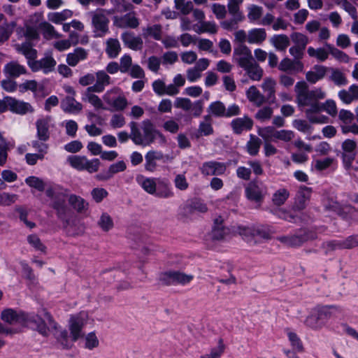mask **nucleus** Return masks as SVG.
<instances>
[{
  "label": "nucleus",
  "instance_id": "f257e3e1",
  "mask_svg": "<svg viewBox=\"0 0 358 358\" xmlns=\"http://www.w3.org/2000/svg\"><path fill=\"white\" fill-rule=\"evenodd\" d=\"M27 322L34 325L35 330L41 336L48 337L52 334L57 343L66 345V329H63L46 310L36 315H29Z\"/></svg>",
  "mask_w": 358,
  "mask_h": 358
},
{
  "label": "nucleus",
  "instance_id": "f03ea898",
  "mask_svg": "<svg viewBox=\"0 0 358 358\" xmlns=\"http://www.w3.org/2000/svg\"><path fill=\"white\" fill-rule=\"evenodd\" d=\"M129 127L131 129L130 138L136 145H150L157 138H159L163 143L166 142L164 136L155 128L154 124L149 120L142 122L143 133L136 122H131Z\"/></svg>",
  "mask_w": 358,
  "mask_h": 358
},
{
  "label": "nucleus",
  "instance_id": "7ed1b4c3",
  "mask_svg": "<svg viewBox=\"0 0 358 358\" xmlns=\"http://www.w3.org/2000/svg\"><path fill=\"white\" fill-rule=\"evenodd\" d=\"M296 101L299 107L310 106L307 110H314L313 107L319 104V101L327 96V93L321 87L309 90L305 81L296 83L295 85Z\"/></svg>",
  "mask_w": 358,
  "mask_h": 358
},
{
  "label": "nucleus",
  "instance_id": "20e7f679",
  "mask_svg": "<svg viewBox=\"0 0 358 358\" xmlns=\"http://www.w3.org/2000/svg\"><path fill=\"white\" fill-rule=\"evenodd\" d=\"M86 322V315L85 313H80L76 315H73L70 317L69 320V330L70 335H69L66 330V345L59 344L64 349H70L73 346V343L79 338L83 337V328Z\"/></svg>",
  "mask_w": 358,
  "mask_h": 358
},
{
  "label": "nucleus",
  "instance_id": "39448f33",
  "mask_svg": "<svg viewBox=\"0 0 358 358\" xmlns=\"http://www.w3.org/2000/svg\"><path fill=\"white\" fill-rule=\"evenodd\" d=\"M103 101L107 106V109L112 111H123L129 106V101L118 87L108 90L103 96Z\"/></svg>",
  "mask_w": 358,
  "mask_h": 358
},
{
  "label": "nucleus",
  "instance_id": "423d86ee",
  "mask_svg": "<svg viewBox=\"0 0 358 358\" xmlns=\"http://www.w3.org/2000/svg\"><path fill=\"white\" fill-rule=\"evenodd\" d=\"M292 42L294 46L292 47V71L301 72L303 69V64L301 62L308 42V38L301 33L292 34Z\"/></svg>",
  "mask_w": 358,
  "mask_h": 358
},
{
  "label": "nucleus",
  "instance_id": "0eeeda50",
  "mask_svg": "<svg viewBox=\"0 0 358 358\" xmlns=\"http://www.w3.org/2000/svg\"><path fill=\"white\" fill-rule=\"evenodd\" d=\"M107 13V10L103 8H98L90 13L95 37H103L108 33L110 20Z\"/></svg>",
  "mask_w": 358,
  "mask_h": 358
},
{
  "label": "nucleus",
  "instance_id": "6e6552de",
  "mask_svg": "<svg viewBox=\"0 0 358 358\" xmlns=\"http://www.w3.org/2000/svg\"><path fill=\"white\" fill-rule=\"evenodd\" d=\"M194 279V275L180 271L171 270L160 274L159 280L165 285H186Z\"/></svg>",
  "mask_w": 358,
  "mask_h": 358
},
{
  "label": "nucleus",
  "instance_id": "1a4fd4ad",
  "mask_svg": "<svg viewBox=\"0 0 358 358\" xmlns=\"http://www.w3.org/2000/svg\"><path fill=\"white\" fill-rule=\"evenodd\" d=\"M224 219L219 215L214 220V225L210 234V237L213 241H225L234 235V226L226 227L224 225Z\"/></svg>",
  "mask_w": 358,
  "mask_h": 358
},
{
  "label": "nucleus",
  "instance_id": "9d476101",
  "mask_svg": "<svg viewBox=\"0 0 358 358\" xmlns=\"http://www.w3.org/2000/svg\"><path fill=\"white\" fill-rule=\"evenodd\" d=\"M338 120L341 122L340 126L343 134H358V124L353 122L355 115L350 110L341 109L338 113Z\"/></svg>",
  "mask_w": 358,
  "mask_h": 358
},
{
  "label": "nucleus",
  "instance_id": "9b49d317",
  "mask_svg": "<svg viewBox=\"0 0 358 358\" xmlns=\"http://www.w3.org/2000/svg\"><path fill=\"white\" fill-rule=\"evenodd\" d=\"M113 24L119 29H136L140 24V20L136 13L131 11L121 16L113 17Z\"/></svg>",
  "mask_w": 358,
  "mask_h": 358
},
{
  "label": "nucleus",
  "instance_id": "f8f14e48",
  "mask_svg": "<svg viewBox=\"0 0 358 358\" xmlns=\"http://www.w3.org/2000/svg\"><path fill=\"white\" fill-rule=\"evenodd\" d=\"M57 62L51 56H46L39 60L30 61L29 66L32 71L36 72L42 70L44 73H48L54 71Z\"/></svg>",
  "mask_w": 358,
  "mask_h": 358
},
{
  "label": "nucleus",
  "instance_id": "ddd939ff",
  "mask_svg": "<svg viewBox=\"0 0 358 358\" xmlns=\"http://www.w3.org/2000/svg\"><path fill=\"white\" fill-rule=\"evenodd\" d=\"M234 58L243 69L255 61L250 50L244 45H241L234 49Z\"/></svg>",
  "mask_w": 358,
  "mask_h": 358
},
{
  "label": "nucleus",
  "instance_id": "4468645a",
  "mask_svg": "<svg viewBox=\"0 0 358 358\" xmlns=\"http://www.w3.org/2000/svg\"><path fill=\"white\" fill-rule=\"evenodd\" d=\"M46 194L52 199V207L57 211V214H64L66 209V194L50 188L46 190Z\"/></svg>",
  "mask_w": 358,
  "mask_h": 358
},
{
  "label": "nucleus",
  "instance_id": "2eb2a0df",
  "mask_svg": "<svg viewBox=\"0 0 358 358\" xmlns=\"http://www.w3.org/2000/svg\"><path fill=\"white\" fill-rule=\"evenodd\" d=\"M8 101V110L14 113L24 115L34 112V107L29 103L17 100L12 97H10Z\"/></svg>",
  "mask_w": 358,
  "mask_h": 358
},
{
  "label": "nucleus",
  "instance_id": "dca6fc26",
  "mask_svg": "<svg viewBox=\"0 0 358 358\" xmlns=\"http://www.w3.org/2000/svg\"><path fill=\"white\" fill-rule=\"evenodd\" d=\"M227 166L224 163L218 162H208L202 164L201 172L204 176L222 175L225 173Z\"/></svg>",
  "mask_w": 358,
  "mask_h": 358
},
{
  "label": "nucleus",
  "instance_id": "f3484780",
  "mask_svg": "<svg viewBox=\"0 0 358 358\" xmlns=\"http://www.w3.org/2000/svg\"><path fill=\"white\" fill-rule=\"evenodd\" d=\"M231 127L236 134H241L245 131L252 128L253 121L248 116L234 119L230 123Z\"/></svg>",
  "mask_w": 358,
  "mask_h": 358
},
{
  "label": "nucleus",
  "instance_id": "a211bd4d",
  "mask_svg": "<svg viewBox=\"0 0 358 358\" xmlns=\"http://www.w3.org/2000/svg\"><path fill=\"white\" fill-rule=\"evenodd\" d=\"M121 39L124 45L133 50H140L143 48V42L140 36H136L134 33L124 31L121 35Z\"/></svg>",
  "mask_w": 358,
  "mask_h": 358
},
{
  "label": "nucleus",
  "instance_id": "6ab92c4d",
  "mask_svg": "<svg viewBox=\"0 0 358 358\" xmlns=\"http://www.w3.org/2000/svg\"><path fill=\"white\" fill-rule=\"evenodd\" d=\"M255 227H248L243 225L234 226V235H240L243 240L250 244H257L258 241L255 239Z\"/></svg>",
  "mask_w": 358,
  "mask_h": 358
},
{
  "label": "nucleus",
  "instance_id": "aec40b11",
  "mask_svg": "<svg viewBox=\"0 0 358 358\" xmlns=\"http://www.w3.org/2000/svg\"><path fill=\"white\" fill-rule=\"evenodd\" d=\"M4 73L9 78H17L27 73L26 67L21 65L17 61H11L7 63L3 69Z\"/></svg>",
  "mask_w": 358,
  "mask_h": 358
},
{
  "label": "nucleus",
  "instance_id": "412c9836",
  "mask_svg": "<svg viewBox=\"0 0 358 358\" xmlns=\"http://www.w3.org/2000/svg\"><path fill=\"white\" fill-rule=\"evenodd\" d=\"M61 108L65 113L78 114L83 110V105L74 96H66L61 102Z\"/></svg>",
  "mask_w": 358,
  "mask_h": 358
},
{
  "label": "nucleus",
  "instance_id": "4be33fe9",
  "mask_svg": "<svg viewBox=\"0 0 358 358\" xmlns=\"http://www.w3.org/2000/svg\"><path fill=\"white\" fill-rule=\"evenodd\" d=\"M93 88L89 87L86 89L83 94V101L90 103L95 110H106L107 108L104 105L101 99H100L97 95L94 94V90Z\"/></svg>",
  "mask_w": 358,
  "mask_h": 358
},
{
  "label": "nucleus",
  "instance_id": "5701e85b",
  "mask_svg": "<svg viewBox=\"0 0 358 358\" xmlns=\"http://www.w3.org/2000/svg\"><path fill=\"white\" fill-rule=\"evenodd\" d=\"M50 117L41 118L36 122V136L39 141H46L50 138L49 123Z\"/></svg>",
  "mask_w": 358,
  "mask_h": 358
},
{
  "label": "nucleus",
  "instance_id": "b1692460",
  "mask_svg": "<svg viewBox=\"0 0 358 358\" xmlns=\"http://www.w3.org/2000/svg\"><path fill=\"white\" fill-rule=\"evenodd\" d=\"M311 195V188L306 186H300L298 190L294 206L298 210L303 209L306 206V202L309 200Z\"/></svg>",
  "mask_w": 358,
  "mask_h": 358
},
{
  "label": "nucleus",
  "instance_id": "393cba45",
  "mask_svg": "<svg viewBox=\"0 0 358 358\" xmlns=\"http://www.w3.org/2000/svg\"><path fill=\"white\" fill-rule=\"evenodd\" d=\"M338 96L345 104H350L354 101L358 100V85L354 84L348 90H340Z\"/></svg>",
  "mask_w": 358,
  "mask_h": 358
},
{
  "label": "nucleus",
  "instance_id": "a878e982",
  "mask_svg": "<svg viewBox=\"0 0 358 358\" xmlns=\"http://www.w3.org/2000/svg\"><path fill=\"white\" fill-rule=\"evenodd\" d=\"M87 51L82 48H76L73 52L66 55V63L71 66H76L80 61L87 57Z\"/></svg>",
  "mask_w": 358,
  "mask_h": 358
},
{
  "label": "nucleus",
  "instance_id": "bb28decb",
  "mask_svg": "<svg viewBox=\"0 0 358 358\" xmlns=\"http://www.w3.org/2000/svg\"><path fill=\"white\" fill-rule=\"evenodd\" d=\"M15 50L22 54L27 59V64L30 61H34L37 57V52L32 48L29 42H24L21 44L15 45Z\"/></svg>",
  "mask_w": 358,
  "mask_h": 358
},
{
  "label": "nucleus",
  "instance_id": "cd10ccee",
  "mask_svg": "<svg viewBox=\"0 0 358 358\" xmlns=\"http://www.w3.org/2000/svg\"><path fill=\"white\" fill-rule=\"evenodd\" d=\"M246 96L248 100L257 106H261L268 101L255 86L249 87L246 92Z\"/></svg>",
  "mask_w": 358,
  "mask_h": 358
},
{
  "label": "nucleus",
  "instance_id": "c85d7f7f",
  "mask_svg": "<svg viewBox=\"0 0 358 358\" xmlns=\"http://www.w3.org/2000/svg\"><path fill=\"white\" fill-rule=\"evenodd\" d=\"M327 71V68L326 66L315 65L313 71H310L306 73V78L310 83L315 84L325 76Z\"/></svg>",
  "mask_w": 358,
  "mask_h": 358
},
{
  "label": "nucleus",
  "instance_id": "c756f323",
  "mask_svg": "<svg viewBox=\"0 0 358 358\" xmlns=\"http://www.w3.org/2000/svg\"><path fill=\"white\" fill-rule=\"evenodd\" d=\"M28 316H25L24 314H18L11 309L6 310L1 313V319L10 324L21 323L24 320L27 321Z\"/></svg>",
  "mask_w": 358,
  "mask_h": 358
},
{
  "label": "nucleus",
  "instance_id": "7c9ffc66",
  "mask_svg": "<svg viewBox=\"0 0 358 358\" xmlns=\"http://www.w3.org/2000/svg\"><path fill=\"white\" fill-rule=\"evenodd\" d=\"M96 82L90 87L94 90L95 92H102L105 87L110 84V76L103 71H99L96 73Z\"/></svg>",
  "mask_w": 358,
  "mask_h": 358
},
{
  "label": "nucleus",
  "instance_id": "2f4dec72",
  "mask_svg": "<svg viewBox=\"0 0 358 358\" xmlns=\"http://www.w3.org/2000/svg\"><path fill=\"white\" fill-rule=\"evenodd\" d=\"M145 168L148 171H154L157 167V160H160L163 159V154L161 152H157L155 150L149 151L145 155Z\"/></svg>",
  "mask_w": 358,
  "mask_h": 358
},
{
  "label": "nucleus",
  "instance_id": "473e14b6",
  "mask_svg": "<svg viewBox=\"0 0 358 358\" xmlns=\"http://www.w3.org/2000/svg\"><path fill=\"white\" fill-rule=\"evenodd\" d=\"M68 200L73 208L79 213H84L88 209L89 203L79 196L71 194Z\"/></svg>",
  "mask_w": 358,
  "mask_h": 358
},
{
  "label": "nucleus",
  "instance_id": "72a5a7b5",
  "mask_svg": "<svg viewBox=\"0 0 358 358\" xmlns=\"http://www.w3.org/2000/svg\"><path fill=\"white\" fill-rule=\"evenodd\" d=\"M96 224L103 232H108L112 230L115 225L113 217L106 212L101 213L96 222Z\"/></svg>",
  "mask_w": 358,
  "mask_h": 358
},
{
  "label": "nucleus",
  "instance_id": "f704fd0d",
  "mask_svg": "<svg viewBox=\"0 0 358 358\" xmlns=\"http://www.w3.org/2000/svg\"><path fill=\"white\" fill-rule=\"evenodd\" d=\"M315 111H325L329 115L334 117L337 115L338 110L336 102L332 99H327L324 103H319L314 106Z\"/></svg>",
  "mask_w": 358,
  "mask_h": 358
},
{
  "label": "nucleus",
  "instance_id": "c9c22d12",
  "mask_svg": "<svg viewBox=\"0 0 358 358\" xmlns=\"http://www.w3.org/2000/svg\"><path fill=\"white\" fill-rule=\"evenodd\" d=\"M106 52L110 58H115L121 51V45L117 38H110L106 41Z\"/></svg>",
  "mask_w": 358,
  "mask_h": 358
},
{
  "label": "nucleus",
  "instance_id": "e433bc0d",
  "mask_svg": "<svg viewBox=\"0 0 358 358\" xmlns=\"http://www.w3.org/2000/svg\"><path fill=\"white\" fill-rule=\"evenodd\" d=\"M143 36L144 38L152 37L157 41L162 40V27L159 24L148 25L142 29Z\"/></svg>",
  "mask_w": 358,
  "mask_h": 358
},
{
  "label": "nucleus",
  "instance_id": "4c0bfd02",
  "mask_svg": "<svg viewBox=\"0 0 358 358\" xmlns=\"http://www.w3.org/2000/svg\"><path fill=\"white\" fill-rule=\"evenodd\" d=\"M316 238L317 234L315 231H308L306 229L300 230L294 236H292V246L300 245L308 240H312Z\"/></svg>",
  "mask_w": 358,
  "mask_h": 358
},
{
  "label": "nucleus",
  "instance_id": "58836bf2",
  "mask_svg": "<svg viewBox=\"0 0 358 358\" xmlns=\"http://www.w3.org/2000/svg\"><path fill=\"white\" fill-rule=\"evenodd\" d=\"M138 183L148 194H153L157 191V182L155 178H145L143 176H138L136 178Z\"/></svg>",
  "mask_w": 358,
  "mask_h": 358
},
{
  "label": "nucleus",
  "instance_id": "ea45409f",
  "mask_svg": "<svg viewBox=\"0 0 358 358\" xmlns=\"http://www.w3.org/2000/svg\"><path fill=\"white\" fill-rule=\"evenodd\" d=\"M266 38V33L264 29H252L248 34V42L251 44H260L265 41Z\"/></svg>",
  "mask_w": 358,
  "mask_h": 358
},
{
  "label": "nucleus",
  "instance_id": "a19ab883",
  "mask_svg": "<svg viewBox=\"0 0 358 358\" xmlns=\"http://www.w3.org/2000/svg\"><path fill=\"white\" fill-rule=\"evenodd\" d=\"M243 69L246 71L249 78L252 80L259 81L263 76V70L255 61L250 63L246 67H244Z\"/></svg>",
  "mask_w": 358,
  "mask_h": 358
},
{
  "label": "nucleus",
  "instance_id": "79ce46f5",
  "mask_svg": "<svg viewBox=\"0 0 358 358\" xmlns=\"http://www.w3.org/2000/svg\"><path fill=\"white\" fill-rule=\"evenodd\" d=\"M305 324L307 327L315 330L320 329L324 326V322L321 320L315 308H313L310 314L306 317Z\"/></svg>",
  "mask_w": 358,
  "mask_h": 358
},
{
  "label": "nucleus",
  "instance_id": "37998d69",
  "mask_svg": "<svg viewBox=\"0 0 358 358\" xmlns=\"http://www.w3.org/2000/svg\"><path fill=\"white\" fill-rule=\"evenodd\" d=\"M195 32L198 34L201 33H208L210 34H215L217 32L218 27L215 22L213 21H202L200 24H196L194 26Z\"/></svg>",
  "mask_w": 358,
  "mask_h": 358
},
{
  "label": "nucleus",
  "instance_id": "c03bdc74",
  "mask_svg": "<svg viewBox=\"0 0 358 358\" xmlns=\"http://www.w3.org/2000/svg\"><path fill=\"white\" fill-rule=\"evenodd\" d=\"M275 81L271 78H266L262 84V88L264 92L266 93V97L268 100L274 99H275Z\"/></svg>",
  "mask_w": 358,
  "mask_h": 358
},
{
  "label": "nucleus",
  "instance_id": "a18cd8bd",
  "mask_svg": "<svg viewBox=\"0 0 358 358\" xmlns=\"http://www.w3.org/2000/svg\"><path fill=\"white\" fill-rule=\"evenodd\" d=\"M233 16V18L229 20H224L220 23L221 27L226 30H233L236 28V24L243 21L244 16L242 12L237 13H229Z\"/></svg>",
  "mask_w": 358,
  "mask_h": 358
},
{
  "label": "nucleus",
  "instance_id": "49530a36",
  "mask_svg": "<svg viewBox=\"0 0 358 358\" xmlns=\"http://www.w3.org/2000/svg\"><path fill=\"white\" fill-rule=\"evenodd\" d=\"M262 145V140L255 135L250 136V140L246 144L247 152L252 156H255L258 154L260 146Z\"/></svg>",
  "mask_w": 358,
  "mask_h": 358
},
{
  "label": "nucleus",
  "instance_id": "de8ad7c7",
  "mask_svg": "<svg viewBox=\"0 0 358 358\" xmlns=\"http://www.w3.org/2000/svg\"><path fill=\"white\" fill-rule=\"evenodd\" d=\"M246 196L250 200L259 201L263 197L260 188L255 183H250L247 187Z\"/></svg>",
  "mask_w": 358,
  "mask_h": 358
},
{
  "label": "nucleus",
  "instance_id": "09e8293b",
  "mask_svg": "<svg viewBox=\"0 0 358 358\" xmlns=\"http://www.w3.org/2000/svg\"><path fill=\"white\" fill-rule=\"evenodd\" d=\"M254 234L255 239H256V237H259L263 240L268 241L272 238L274 231L268 226H256L255 227Z\"/></svg>",
  "mask_w": 358,
  "mask_h": 358
},
{
  "label": "nucleus",
  "instance_id": "8fccbe9b",
  "mask_svg": "<svg viewBox=\"0 0 358 358\" xmlns=\"http://www.w3.org/2000/svg\"><path fill=\"white\" fill-rule=\"evenodd\" d=\"M73 15V13L70 10H64L61 12L52 13L48 15V19L50 21L55 24L61 23L62 22L70 18Z\"/></svg>",
  "mask_w": 358,
  "mask_h": 358
},
{
  "label": "nucleus",
  "instance_id": "3c124183",
  "mask_svg": "<svg viewBox=\"0 0 358 358\" xmlns=\"http://www.w3.org/2000/svg\"><path fill=\"white\" fill-rule=\"evenodd\" d=\"M331 74L329 76V79L334 82L336 85L343 86L348 84V79L345 74L341 72L339 69H331Z\"/></svg>",
  "mask_w": 358,
  "mask_h": 358
},
{
  "label": "nucleus",
  "instance_id": "603ef678",
  "mask_svg": "<svg viewBox=\"0 0 358 358\" xmlns=\"http://www.w3.org/2000/svg\"><path fill=\"white\" fill-rule=\"evenodd\" d=\"M321 111H313L310 110H306V115L308 120L312 123L324 124L327 123L329 118L327 116L319 114Z\"/></svg>",
  "mask_w": 358,
  "mask_h": 358
},
{
  "label": "nucleus",
  "instance_id": "864d4df0",
  "mask_svg": "<svg viewBox=\"0 0 358 358\" xmlns=\"http://www.w3.org/2000/svg\"><path fill=\"white\" fill-rule=\"evenodd\" d=\"M271 43L277 50L283 51L289 46V39L285 35H277L271 38Z\"/></svg>",
  "mask_w": 358,
  "mask_h": 358
},
{
  "label": "nucleus",
  "instance_id": "5fc2aeb1",
  "mask_svg": "<svg viewBox=\"0 0 358 358\" xmlns=\"http://www.w3.org/2000/svg\"><path fill=\"white\" fill-rule=\"evenodd\" d=\"M199 132L204 136H208L213 133L212 118L210 115L204 116L203 121L199 124Z\"/></svg>",
  "mask_w": 358,
  "mask_h": 358
},
{
  "label": "nucleus",
  "instance_id": "6e6d98bb",
  "mask_svg": "<svg viewBox=\"0 0 358 358\" xmlns=\"http://www.w3.org/2000/svg\"><path fill=\"white\" fill-rule=\"evenodd\" d=\"M25 278L29 281V284L35 285L38 283L37 278L34 273L33 269L29 266L25 261L20 262Z\"/></svg>",
  "mask_w": 358,
  "mask_h": 358
},
{
  "label": "nucleus",
  "instance_id": "4d7b16f0",
  "mask_svg": "<svg viewBox=\"0 0 358 358\" xmlns=\"http://www.w3.org/2000/svg\"><path fill=\"white\" fill-rule=\"evenodd\" d=\"M326 47L327 48L329 53H330L335 59L342 62H348L349 57L344 52L334 47L331 44L327 43Z\"/></svg>",
  "mask_w": 358,
  "mask_h": 358
},
{
  "label": "nucleus",
  "instance_id": "13d9d810",
  "mask_svg": "<svg viewBox=\"0 0 358 358\" xmlns=\"http://www.w3.org/2000/svg\"><path fill=\"white\" fill-rule=\"evenodd\" d=\"M248 18L250 22L259 20L263 14V8L257 5H250L248 7Z\"/></svg>",
  "mask_w": 358,
  "mask_h": 358
},
{
  "label": "nucleus",
  "instance_id": "bf43d9fd",
  "mask_svg": "<svg viewBox=\"0 0 358 358\" xmlns=\"http://www.w3.org/2000/svg\"><path fill=\"white\" fill-rule=\"evenodd\" d=\"M40 28L43 31L44 36L47 38H59L61 37L60 34L55 30L54 27L48 22L41 23Z\"/></svg>",
  "mask_w": 358,
  "mask_h": 358
},
{
  "label": "nucleus",
  "instance_id": "052dcab7",
  "mask_svg": "<svg viewBox=\"0 0 358 358\" xmlns=\"http://www.w3.org/2000/svg\"><path fill=\"white\" fill-rule=\"evenodd\" d=\"M175 7L182 15L189 14L193 8V3L192 1L186 0H174Z\"/></svg>",
  "mask_w": 358,
  "mask_h": 358
},
{
  "label": "nucleus",
  "instance_id": "680f3d73",
  "mask_svg": "<svg viewBox=\"0 0 358 358\" xmlns=\"http://www.w3.org/2000/svg\"><path fill=\"white\" fill-rule=\"evenodd\" d=\"M86 159L87 157L85 156L73 155L69 156L67 161L73 168L79 171H83Z\"/></svg>",
  "mask_w": 358,
  "mask_h": 358
},
{
  "label": "nucleus",
  "instance_id": "e2e57ef3",
  "mask_svg": "<svg viewBox=\"0 0 358 358\" xmlns=\"http://www.w3.org/2000/svg\"><path fill=\"white\" fill-rule=\"evenodd\" d=\"M289 192L285 189H280L273 195L272 201L276 206H281L289 198Z\"/></svg>",
  "mask_w": 358,
  "mask_h": 358
},
{
  "label": "nucleus",
  "instance_id": "0e129e2a",
  "mask_svg": "<svg viewBox=\"0 0 358 358\" xmlns=\"http://www.w3.org/2000/svg\"><path fill=\"white\" fill-rule=\"evenodd\" d=\"M208 112L217 117H224L225 106L221 101H215L208 107Z\"/></svg>",
  "mask_w": 358,
  "mask_h": 358
},
{
  "label": "nucleus",
  "instance_id": "69168bd1",
  "mask_svg": "<svg viewBox=\"0 0 358 358\" xmlns=\"http://www.w3.org/2000/svg\"><path fill=\"white\" fill-rule=\"evenodd\" d=\"M28 243L33 247L35 250L45 252L46 247L42 243L39 237L36 234H31L27 236Z\"/></svg>",
  "mask_w": 358,
  "mask_h": 358
},
{
  "label": "nucleus",
  "instance_id": "338daca9",
  "mask_svg": "<svg viewBox=\"0 0 358 358\" xmlns=\"http://www.w3.org/2000/svg\"><path fill=\"white\" fill-rule=\"evenodd\" d=\"M308 54L310 57H315L318 60L323 62L328 58L329 51L325 50L324 48L315 49L313 47L308 48Z\"/></svg>",
  "mask_w": 358,
  "mask_h": 358
},
{
  "label": "nucleus",
  "instance_id": "774afa93",
  "mask_svg": "<svg viewBox=\"0 0 358 358\" xmlns=\"http://www.w3.org/2000/svg\"><path fill=\"white\" fill-rule=\"evenodd\" d=\"M277 131L273 127H266L262 128L259 130V135L262 137L266 141H274L275 139V134Z\"/></svg>",
  "mask_w": 358,
  "mask_h": 358
}]
</instances>
